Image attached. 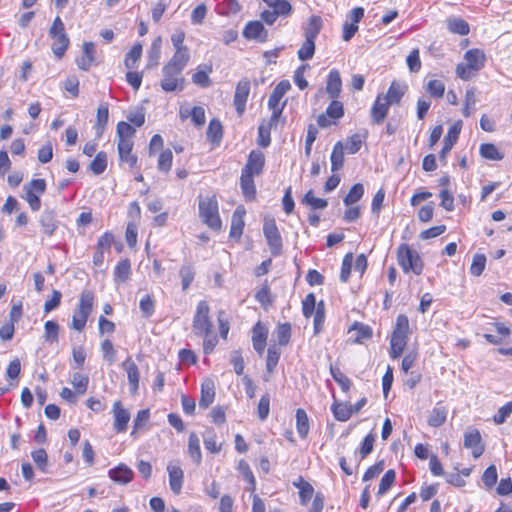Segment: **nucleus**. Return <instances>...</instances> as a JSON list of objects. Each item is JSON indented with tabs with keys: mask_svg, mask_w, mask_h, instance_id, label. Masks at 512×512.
<instances>
[{
	"mask_svg": "<svg viewBox=\"0 0 512 512\" xmlns=\"http://www.w3.org/2000/svg\"><path fill=\"white\" fill-rule=\"evenodd\" d=\"M76 393L84 394L87 390L89 377L82 373H74L71 381Z\"/></svg>",
	"mask_w": 512,
	"mask_h": 512,
	"instance_id": "nucleus-55",
	"label": "nucleus"
},
{
	"mask_svg": "<svg viewBox=\"0 0 512 512\" xmlns=\"http://www.w3.org/2000/svg\"><path fill=\"white\" fill-rule=\"evenodd\" d=\"M215 385L210 379H206L201 385V397L199 399L200 408L207 409L214 401Z\"/></svg>",
	"mask_w": 512,
	"mask_h": 512,
	"instance_id": "nucleus-27",
	"label": "nucleus"
},
{
	"mask_svg": "<svg viewBox=\"0 0 512 512\" xmlns=\"http://www.w3.org/2000/svg\"><path fill=\"white\" fill-rule=\"evenodd\" d=\"M446 417H447L446 409L444 407L436 406L430 412V415L428 417V424L431 427H439L446 421Z\"/></svg>",
	"mask_w": 512,
	"mask_h": 512,
	"instance_id": "nucleus-43",
	"label": "nucleus"
},
{
	"mask_svg": "<svg viewBox=\"0 0 512 512\" xmlns=\"http://www.w3.org/2000/svg\"><path fill=\"white\" fill-rule=\"evenodd\" d=\"M322 28V19L320 16L313 15L309 18L308 24L304 29L306 39L316 40Z\"/></svg>",
	"mask_w": 512,
	"mask_h": 512,
	"instance_id": "nucleus-35",
	"label": "nucleus"
},
{
	"mask_svg": "<svg viewBox=\"0 0 512 512\" xmlns=\"http://www.w3.org/2000/svg\"><path fill=\"white\" fill-rule=\"evenodd\" d=\"M316 297L313 293H309L302 301V312L306 318H309L315 313L317 308Z\"/></svg>",
	"mask_w": 512,
	"mask_h": 512,
	"instance_id": "nucleus-62",
	"label": "nucleus"
},
{
	"mask_svg": "<svg viewBox=\"0 0 512 512\" xmlns=\"http://www.w3.org/2000/svg\"><path fill=\"white\" fill-rule=\"evenodd\" d=\"M374 442H375V435L373 433H369L364 438V440L362 441L361 446H360V448L358 450L359 460L356 462L355 468H352L351 466H349L347 464V461H346L345 457H341L339 459V465H340L342 471L346 475L350 476V475H353L355 473V471L358 468L360 462L363 459H365L373 451Z\"/></svg>",
	"mask_w": 512,
	"mask_h": 512,
	"instance_id": "nucleus-9",
	"label": "nucleus"
},
{
	"mask_svg": "<svg viewBox=\"0 0 512 512\" xmlns=\"http://www.w3.org/2000/svg\"><path fill=\"white\" fill-rule=\"evenodd\" d=\"M250 93V81L247 78L241 79L235 89L234 106L239 115H242L246 108V102Z\"/></svg>",
	"mask_w": 512,
	"mask_h": 512,
	"instance_id": "nucleus-11",
	"label": "nucleus"
},
{
	"mask_svg": "<svg viewBox=\"0 0 512 512\" xmlns=\"http://www.w3.org/2000/svg\"><path fill=\"white\" fill-rule=\"evenodd\" d=\"M108 116H109L108 104L101 103L97 109V120H96V124H95L97 137H101V135L105 129V126L108 122Z\"/></svg>",
	"mask_w": 512,
	"mask_h": 512,
	"instance_id": "nucleus-38",
	"label": "nucleus"
},
{
	"mask_svg": "<svg viewBox=\"0 0 512 512\" xmlns=\"http://www.w3.org/2000/svg\"><path fill=\"white\" fill-rule=\"evenodd\" d=\"M313 314H314V334L318 335L322 331L324 321H325V304L323 301H320L317 304L316 311Z\"/></svg>",
	"mask_w": 512,
	"mask_h": 512,
	"instance_id": "nucleus-53",
	"label": "nucleus"
},
{
	"mask_svg": "<svg viewBox=\"0 0 512 512\" xmlns=\"http://www.w3.org/2000/svg\"><path fill=\"white\" fill-rule=\"evenodd\" d=\"M42 232L52 236L58 227L57 215L53 210H44L39 218Z\"/></svg>",
	"mask_w": 512,
	"mask_h": 512,
	"instance_id": "nucleus-21",
	"label": "nucleus"
},
{
	"mask_svg": "<svg viewBox=\"0 0 512 512\" xmlns=\"http://www.w3.org/2000/svg\"><path fill=\"white\" fill-rule=\"evenodd\" d=\"M331 410L334 417L341 422L347 421L352 416L350 405L347 403H334Z\"/></svg>",
	"mask_w": 512,
	"mask_h": 512,
	"instance_id": "nucleus-44",
	"label": "nucleus"
},
{
	"mask_svg": "<svg viewBox=\"0 0 512 512\" xmlns=\"http://www.w3.org/2000/svg\"><path fill=\"white\" fill-rule=\"evenodd\" d=\"M407 336L393 334L390 340V357L397 359L400 357L407 344Z\"/></svg>",
	"mask_w": 512,
	"mask_h": 512,
	"instance_id": "nucleus-33",
	"label": "nucleus"
},
{
	"mask_svg": "<svg viewBox=\"0 0 512 512\" xmlns=\"http://www.w3.org/2000/svg\"><path fill=\"white\" fill-rule=\"evenodd\" d=\"M350 331H355L356 332V336H355V339H354V342L355 343H358V344H361L363 343L365 340H368L372 337V329L369 325H366V324H363V323H360V322H355L352 327L350 328Z\"/></svg>",
	"mask_w": 512,
	"mask_h": 512,
	"instance_id": "nucleus-39",
	"label": "nucleus"
},
{
	"mask_svg": "<svg viewBox=\"0 0 512 512\" xmlns=\"http://www.w3.org/2000/svg\"><path fill=\"white\" fill-rule=\"evenodd\" d=\"M94 294L90 290H84L79 298L77 308L75 309L70 328L81 332L85 326L89 315L93 310Z\"/></svg>",
	"mask_w": 512,
	"mask_h": 512,
	"instance_id": "nucleus-2",
	"label": "nucleus"
},
{
	"mask_svg": "<svg viewBox=\"0 0 512 512\" xmlns=\"http://www.w3.org/2000/svg\"><path fill=\"white\" fill-rule=\"evenodd\" d=\"M395 478L396 473L394 470L390 469L386 471V473L381 478L377 496H382L385 494L392 487L393 483L395 482Z\"/></svg>",
	"mask_w": 512,
	"mask_h": 512,
	"instance_id": "nucleus-52",
	"label": "nucleus"
},
{
	"mask_svg": "<svg viewBox=\"0 0 512 512\" xmlns=\"http://www.w3.org/2000/svg\"><path fill=\"white\" fill-rule=\"evenodd\" d=\"M511 414L512 400L498 409L497 413L493 416V421L497 425L503 424Z\"/></svg>",
	"mask_w": 512,
	"mask_h": 512,
	"instance_id": "nucleus-64",
	"label": "nucleus"
},
{
	"mask_svg": "<svg viewBox=\"0 0 512 512\" xmlns=\"http://www.w3.org/2000/svg\"><path fill=\"white\" fill-rule=\"evenodd\" d=\"M293 485L299 489V498L302 505H307L314 493L313 486L305 481L303 477L299 476Z\"/></svg>",
	"mask_w": 512,
	"mask_h": 512,
	"instance_id": "nucleus-29",
	"label": "nucleus"
},
{
	"mask_svg": "<svg viewBox=\"0 0 512 512\" xmlns=\"http://www.w3.org/2000/svg\"><path fill=\"white\" fill-rule=\"evenodd\" d=\"M49 36L53 39L51 49L57 58H61L67 50L70 40L65 32L62 19L57 16L49 29Z\"/></svg>",
	"mask_w": 512,
	"mask_h": 512,
	"instance_id": "nucleus-5",
	"label": "nucleus"
},
{
	"mask_svg": "<svg viewBox=\"0 0 512 512\" xmlns=\"http://www.w3.org/2000/svg\"><path fill=\"white\" fill-rule=\"evenodd\" d=\"M426 92L435 98H441L445 92V85L441 80H430L426 85Z\"/></svg>",
	"mask_w": 512,
	"mask_h": 512,
	"instance_id": "nucleus-59",
	"label": "nucleus"
},
{
	"mask_svg": "<svg viewBox=\"0 0 512 512\" xmlns=\"http://www.w3.org/2000/svg\"><path fill=\"white\" fill-rule=\"evenodd\" d=\"M59 325L57 322L48 320L44 324V338L48 342L58 341Z\"/></svg>",
	"mask_w": 512,
	"mask_h": 512,
	"instance_id": "nucleus-57",
	"label": "nucleus"
},
{
	"mask_svg": "<svg viewBox=\"0 0 512 512\" xmlns=\"http://www.w3.org/2000/svg\"><path fill=\"white\" fill-rule=\"evenodd\" d=\"M296 429L298 435L304 439L309 433V419L304 409L299 408L296 410Z\"/></svg>",
	"mask_w": 512,
	"mask_h": 512,
	"instance_id": "nucleus-36",
	"label": "nucleus"
},
{
	"mask_svg": "<svg viewBox=\"0 0 512 512\" xmlns=\"http://www.w3.org/2000/svg\"><path fill=\"white\" fill-rule=\"evenodd\" d=\"M112 412L114 414V429L116 432H124L128 425V412L122 407L120 401L113 404Z\"/></svg>",
	"mask_w": 512,
	"mask_h": 512,
	"instance_id": "nucleus-24",
	"label": "nucleus"
},
{
	"mask_svg": "<svg viewBox=\"0 0 512 512\" xmlns=\"http://www.w3.org/2000/svg\"><path fill=\"white\" fill-rule=\"evenodd\" d=\"M107 167V155L104 152L97 153L96 157L90 164V169L96 175H99L105 171Z\"/></svg>",
	"mask_w": 512,
	"mask_h": 512,
	"instance_id": "nucleus-60",
	"label": "nucleus"
},
{
	"mask_svg": "<svg viewBox=\"0 0 512 512\" xmlns=\"http://www.w3.org/2000/svg\"><path fill=\"white\" fill-rule=\"evenodd\" d=\"M46 190V181L44 179H33L23 186L24 195L22 196L33 211L41 208L40 196Z\"/></svg>",
	"mask_w": 512,
	"mask_h": 512,
	"instance_id": "nucleus-6",
	"label": "nucleus"
},
{
	"mask_svg": "<svg viewBox=\"0 0 512 512\" xmlns=\"http://www.w3.org/2000/svg\"><path fill=\"white\" fill-rule=\"evenodd\" d=\"M167 471L169 475L170 489L174 494H180L184 481V473L182 468L176 462H169L167 465Z\"/></svg>",
	"mask_w": 512,
	"mask_h": 512,
	"instance_id": "nucleus-14",
	"label": "nucleus"
},
{
	"mask_svg": "<svg viewBox=\"0 0 512 512\" xmlns=\"http://www.w3.org/2000/svg\"><path fill=\"white\" fill-rule=\"evenodd\" d=\"M199 215L208 227L213 230H220L222 223L218 212V202L215 196L200 199Z\"/></svg>",
	"mask_w": 512,
	"mask_h": 512,
	"instance_id": "nucleus-3",
	"label": "nucleus"
},
{
	"mask_svg": "<svg viewBox=\"0 0 512 512\" xmlns=\"http://www.w3.org/2000/svg\"><path fill=\"white\" fill-rule=\"evenodd\" d=\"M364 194V187L361 183L354 184L349 193L344 197L343 202L346 206H350L358 202Z\"/></svg>",
	"mask_w": 512,
	"mask_h": 512,
	"instance_id": "nucleus-49",
	"label": "nucleus"
},
{
	"mask_svg": "<svg viewBox=\"0 0 512 512\" xmlns=\"http://www.w3.org/2000/svg\"><path fill=\"white\" fill-rule=\"evenodd\" d=\"M315 53V41L306 39L298 50V58L301 61L310 60L313 58Z\"/></svg>",
	"mask_w": 512,
	"mask_h": 512,
	"instance_id": "nucleus-51",
	"label": "nucleus"
},
{
	"mask_svg": "<svg viewBox=\"0 0 512 512\" xmlns=\"http://www.w3.org/2000/svg\"><path fill=\"white\" fill-rule=\"evenodd\" d=\"M464 59L470 68L478 72L484 67L486 56L482 50L475 48L466 51Z\"/></svg>",
	"mask_w": 512,
	"mask_h": 512,
	"instance_id": "nucleus-25",
	"label": "nucleus"
},
{
	"mask_svg": "<svg viewBox=\"0 0 512 512\" xmlns=\"http://www.w3.org/2000/svg\"><path fill=\"white\" fill-rule=\"evenodd\" d=\"M479 153L481 157L493 161L502 160L504 157L503 154L500 153L497 147L492 143L481 144Z\"/></svg>",
	"mask_w": 512,
	"mask_h": 512,
	"instance_id": "nucleus-42",
	"label": "nucleus"
},
{
	"mask_svg": "<svg viewBox=\"0 0 512 512\" xmlns=\"http://www.w3.org/2000/svg\"><path fill=\"white\" fill-rule=\"evenodd\" d=\"M255 299L264 307H268L273 303V298L270 293V288L267 282L255 294Z\"/></svg>",
	"mask_w": 512,
	"mask_h": 512,
	"instance_id": "nucleus-63",
	"label": "nucleus"
},
{
	"mask_svg": "<svg viewBox=\"0 0 512 512\" xmlns=\"http://www.w3.org/2000/svg\"><path fill=\"white\" fill-rule=\"evenodd\" d=\"M302 204L308 205L312 209H325L328 206L327 200L315 197L312 190L304 195Z\"/></svg>",
	"mask_w": 512,
	"mask_h": 512,
	"instance_id": "nucleus-50",
	"label": "nucleus"
},
{
	"mask_svg": "<svg viewBox=\"0 0 512 512\" xmlns=\"http://www.w3.org/2000/svg\"><path fill=\"white\" fill-rule=\"evenodd\" d=\"M212 72L211 65L199 66L197 72L192 75V81L194 84L206 88L210 86L211 80L209 74Z\"/></svg>",
	"mask_w": 512,
	"mask_h": 512,
	"instance_id": "nucleus-32",
	"label": "nucleus"
},
{
	"mask_svg": "<svg viewBox=\"0 0 512 512\" xmlns=\"http://www.w3.org/2000/svg\"><path fill=\"white\" fill-rule=\"evenodd\" d=\"M265 164V157L261 151L253 150L250 152L247 163L241 172L249 175L258 176L262 173Z\"/></svg>",
	"mask_w": 512,
	"mask_h": 512,
	"instance_id": "nucleus-13",
	"label": "nucleus"
},
{
	"mask_svg": "<svg viewBox=\"0 0 512 512\" xmlns=\"http://www.w3.org/2000/svg\"><path fill=\"white\" fill-rule=\"evenodd\" d=\"M243 36L248 40L264 43L268 40V31L261 21H249L243 29Z\"/></svg>",
	"mask_w": 512,
	"mask_h": 512,
	"instance_id": "nucleus-12",
	"label": "nucleus"
},
{
	"mask_svg": "<svg viewBox=\"0 0 512 512\" xmlns=\"http://www.w3.org/2000/svg\"><path fill=\"white\" fill-rule=\"evenodd\" d=\"M240 187L244 198L247 201L254 200L256 197V187L254 184V175L241 172Z\"/></svg>",
	"mask_w": 512,
	"mask_h": 512,
	"instance_id": "nucleus-28",
	"label": "nucleus"
},
{
	"mask_svg": "<svg viewBox=\"0 0 512 512\" xmlns=\"http://www.w3.org/2000/svg\"><path fill=\"white\" fill-rule=\"evenodd\" d=\"M291 89V84L288 80L280 81L273 89L268 100V108H284L285 103L282 105L280 101L282 97Z\"/></svg>",
	"mask_w": 512,
	"mask_h": 512,
	"instance_id": "nucleus-18",
	"label": "nucleus"
},
{
	"mask_svg": "<svg viewBox=\"0 0 512 512\" xmlns=\"http://www.w3.org/2000/svg\"><path fill=\"white\" fill-rule=\"evenodd\" d=\"M210 308L206 301H200L193 317L192 329L195 335L200 336L212 331V322L209 317Z\"/></svg>",
	"mask_w": 512,
	"mask_h": 512,
	"instance_id": "nucleus-7",
	"label": "nucleus"
},
{
	"mask_svg": "<svg viewBox=\"0 0 512 512\" xmlns=\"http://www.w3.org/2000/svg\"><path fill=\"white\" fill-rule=\"evenodd\" d=\"M280 348L276 345H271L267 351V359H266V370L269 373H272L276 368L279 358H280Z\"/></svg>",
	"mask_w": 512,
	"mask_h": 512,
	"instance_id": "nucleus-47",
	"label": "nucleus"
},
{
	"mask_svg": "<svg viewBox=\"0 0 512 512\" xmlns=\"http://www.w3.org/2000/svg\"><path fill=\"white\" fill-rule=\"evenodd\" d=\"M109 477L118 484L128 483V466L119 464L109 471Z\"/></svg>",
	"mask_w": 512,
	"mask_h": 512,
	"instance_id": "nucleus-46",
	"label": "nucleus"
},
{
	"mask_svg": "<svg viewBox=\"0 0 512 512\" xmlns=\"http://www.w3.org/2000/svg\"><path fill=\"white\" fill-rule=\"evenodd\" d=\"M461 127L462 122L458 121L449 128L446 136L444 137V144L439 154L440 160L444 161L446 159V156L451 151L454 144L457 142L459 134L461 132Z\"/></svg>",
	"mask_w": 512,
	"mask_h": 512,
	"instance_id": "nucleus-15",
	"label": "nucleus"
},
{
	"mask_svg": "<svg viewBox=\"0 0 512 512\" xmlns=\"http://www.w3.org/2000/svg\"><path fill=\"white\" fill-rule=\"evenodd\" d=\"M276 336L280 346L287 345L291 337V325L289 323L279 324L276 329Z\"/></svg>",
	"mask_w": 512,
	"mask_h": 512,
	"instance_id": "nucleus-56",
	"label": "nucleus"
},
{
	"mask_svg": "<svg viewBox=\"0 0 512 512\" xmlns=\"http://www.w3.org/2000/svg\"><path fill=\"white\" fill-rule=\"evenodd\" d=\"M223 136L222 124L218 119H212L207 129V138L213 144H219Z\"/></svg>",
	"mask_w": 512,
	"mask_h": 512,
	"instance_id": "nucleus-41",
	"label": "nucleus"
},
{
	"mask_svg": "<svg viewBox=\"0 0 512 512\" xmlns=\"http://www.w3.org/2000/svg\"><path fill=\"white\" fill-rule=\"evenodd\" d=\"M139 308L143 317L149 318L153 315L155 310V302L151 295L144 294L139 301Z\"/></svg>",
	"mask_w": 512,
	"mask_h": 512,
	"instance_id": "nucleus-54",
	"label": "nucleus"
},
{
	"mask_svg": "<svg viewBox=\"0 0 512 512\" xmlns=\"http://www.w3.org/2000/svg\"><path fill=\"white\" fill-rule=\"evenodd\" d=\"M342 90V80L338 70L332 69L327 77L326 92L332 99H337Z\"/></svg>",
	"mask_w": 512,
	"mask_h": 512,
	"instance_id": "nucleus-23",
	"label": "nucleus"
},
{
	"mask_svg": "<svg viewBox=\"0 0 512 512\" xmlns=\"http://www.w3.org/2000/svg\"><path fill=\"white\" fill-rule=\"evenodd\" d=\"M117 136L119 157L121 161H128V122L118 123Z\"/></svg>",
	"mask_w": 512,
	"mask_h": 512,
	"instance_id": "nucleus-19",
	"label": "nucleus"
},
{
	"mask_svg": "<svg viewBox=\"0 0 512 512\" xmlns=\"http://www.w3.org/2000/svg\"><path fill=\"white\" fill-rule=\"evenodd\" d=\"M267 329L258 322L252 331V343L255 351L261 356L264 352L267 340Z\"/></svg>",
	"mask_w": 512,
	"mask_h": 512,
	"instance_id": "nucleus-22",
	"label": "nucleus"
},
{
	"mask_svg": "<svg viewBox=\"0 0 512 512\" xmlns=\"http://www.w3.org/2000/svg\"><path fill=\"white\" fill-rule=\"evenodd\" d=\"M268 6L271 9L264 10L260 14L261 20L268 25L274 24L279 16H288L292 12V6L287 0L276 1Z\"/></svg>",
	"mask_w": 512,
	"mask_h": 512,
	"instance_id": "nucleus-10",
	"label": "nucleus"
},
{
	"mask_svg": "<svg viewBox=\"0 0 512 512\" xmlns=\"http://www.w3.org/2000/svg\"><path fill=\"white\" fill-rule=\"evenodd\" d=\"M476 97H475V89H468L465 93L464 105L462 109V113L465 117H469L472 111L475 108Z\"/></svg>",
	"mask_w": 512,
	"mask_h": 512,
	"instance_id": "nucleus-61",
	"label": "nucleus"
},
{
	"mask_svg": "<svg viewBox=\"0 0 512 512\" xmlns=\"http://www.w3.org/2000/svg\"><path fill=\"white\" fill-rule=\"evenodd\" d=\"M181 277L182 289L187 290L195 277V269L191 264H184L179 270Z\"/></svg>",
	"mask_w": 512,
	"mask_h": 512,
	"instance_id": "nucleus-48",
	"label": "nucleus"
},
{
	"mask_svg": "<svg viewBox=\"0 0 512 512\" xmlns=\"http://www.w3.org/2000/svg\"><path fill=\"white\" fill-rule=\"evenodd\" d=\"M189 53H174L170 61L163 67V78L161 88L165 92L181 91L184 89L185 78L182 75L184 68L189 61Z\"/></svg>",
	"mask_w": 512,
	"mask_h": 512,
	"instance_id": "nucleus-1",
	"label": "nucleus"
},
{
	"mask_svg": "<svg viewBox=\"0 0 512 512\" xmlns=\"http://www.w3.org/2000/svg\"><path fill=\"white\" fill-rule=\"evenodd\" d=\"M162 38H155L150 46L147 57V67H154L158 64L161 54Z\"/></svg>",
	"mask_w": 512,
	"mask_h": 512,
	"instance_id": "nucleus-40",
	"label": "nucleus"
},
{
	"mask_svg": "<svg viewBox=\"0 0 512 512\" xmlns=\"http://www.w3.org/2000/svg\"><path fill=\"white\" fill-rule=\"evenodd\" d=\"M263 233L273 256L282 252V238L274 219H265Z\"/></svg>",
	"mask_w": 512,
	"mask_h": 512,
	"instance_id": "nucleus-8",
	"label": "nucleus"
},
{
	"mask_svg": "<svg viewBox=\"0 0 512 512\" xmlns=\"http://www.w3.org/2000/svg\"><path fill=\"white\" fill-rule=\"evenodd\" d=\"M485 265H486L485 255L476 253L472 259V263L470 266V273L473 276H480L485 269Z\"/></svg>",
	"mask_w": 512,
	"mask_h": 512,
	"instance_id": "nucleus-58",
	"label": "nucleus"
},
{
	"mask_svg": "<svg viewBox=\"0 0 512 512\" xmlns=\"http://www.w3.org/2000/svg\"><path fill=\"white\" fill-rule=\"evenodd\" d=\"M188 453L192 460L199 465L202 460L200 440L195 432H191L188 439Z\"/></svg>",
	"mask_w": 512,
	"mask_h": 512,
	"instance_id": "nucleus-34",
	"label": "nucleus"
},
{
	"mask_svg": "<svg viewBox=\"0 0 512 512\" xmlns=\"http://www.w3.org/2000/svg\"><path fill=\"white\" fill-rule=\"evenodd\" d=\"M406 91L407 86L405 84L393 81L390 84L386 95H383V98L389 102L390 105L399 104Z\"/></svg>",
	"mask_w": 512,
	"mask_h": 512,
	"instance_id": "nucleus-26",
	"label": "nucleus"
},
{
	"mask_svg": "<svg viewBox=\"0 0 512 512\" xmlns=\"http://www.w3.org/2000/svg\"><path fill=\"white\" fill-rule=\"evenodd\" d=\"M245 209L238 206L233 212L230 227V238L239 240L243 233Z\"/></svg>",
	"mask_w": 512,
	"mask_h": 512,
	"instance_id": "nucleus-20",
	"label": "nucleus"
},
{
	"mask_svg": "<svg viewBox=\"0 0 512 512\" xmlns=\"http://www.w3.org/2000/svg\"><path fill=\"white\" fill-rule=\"evenodd\" d=\"M447 28L450 32L461 36L470 32L469 24L462 18L451 17L446 20Z\"/></svg>",
	"mask_w": 512,
	"mask_h": 512,
	"instance_id": "nucleus-31",
	"label": "nucleus"
},
{
	"mask_svg": "<svg viewBox=\"0 0 512 512\" xmlns=\"http://www.w3.org/2000/svg\"><path fill=\"white\" fill-rule=\"evenodd\" d=\"M391 105L383 98V94H379L371 108V119L373 123L381 124L384 122L389 107Z\"/></svg>",
	"mask_w": 512,
	"mask_h": 512,
	"instance_id": "nucleus-17",
	"label": "nucleus"
},
{
	"mask_svg": "<svg viewBox=\"0 0 512 512\" xmlns=\"http://www.w3.org/2000/svg\"><path fill=\"white\" fill-rule=\"evenodd\" d=\"M464 447L472 449L474 458H478L483 454L484 447L481 445V434L477 429L465 432Z\"/></svg>",
	"mask_w": 512,
	"mask_h": 512,
	"instance_id": "nucleus-16",
	"label": "nucleus"
},
{
	"mask_svg": "<svg viewBox=\"0 0 512 512\" xmlns=\"http://www.w3.org/2000/svg\"><path fill=\"white\" fill-rule=\"evenodd\" d=\"M331 170L332 172H336L340 170L343 167L344 163V146L342 142L338 141L334 147L333 151L331 153Z\"/></svg>",
	"mask_w": 512,
	"mask_h": 512,
	"instance_id": "nucleus-37",
	"label": "nucleus"
},
{
	"mask_svg": "<svg viewBox=\"0 0 512 512\" xmlns=\"http://www.w3.org/2000/svg\"><path fill=\"white\" fill-rule=\"evenodd\" d=\"M149 420H150V410L143 409L139 411L135 417L133 430L131 432L132 435H137L144 431H147L149 428Z\"/></svg>",
	"mask_w": 512,
	"mask_h": 512,
	"instance_id": "nucleus-30",
	"label": "nucleus"
},
{
	"mask_svg": "<svg viewBox=\"0 0 512 512\" xmlns=\"http://www.w3.org/2000/svg\"><path fill=\"white\" fill-rule=\"evenodd\" d=\"M330 373L334 381L341 387L344 392L349 391L351 387V381L338 367L331 365Z\"/></svg>",
	"mask_w": 512,
	"mask_h": 512,
	"instance_id": "nucleus-45",
	"label": "nucleus"
},
{
	"mask_svg": "<svg viewBox=\"0 0 512 512\" xmlns=\"http://www.w3.org/2000/svg\"><path fill=\"white\" fill-rule=\"evenodd\" d=\"M397 260L405 273L412 271L420 275L423 271V262L419 254L407 244H401L397 250Z\"/></svg>",
	"mask_w": 512,
	"mask_h": 512,
	"instance_id": "nucleus-4",
	"label": "nucleus"
}]
</instances>
